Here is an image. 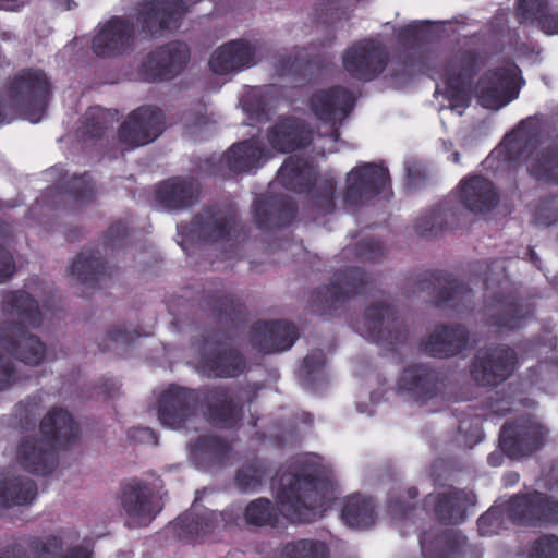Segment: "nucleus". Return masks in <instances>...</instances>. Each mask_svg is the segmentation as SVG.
Here are the masks:
<instances>
[{"label":"nucleus","instance_id":"nucleus-1","mask_svg":"<svg viewBox=\"0 0 558 558\" xmlns=\"http://www.w3.org/2000/svg\"><path fill=\"white\" fill-rule=\"evenodd\" d=\"M330 483L322 468L299 461L280 478L276 505L266 497L250 501L244 510L247 525L277 527L280 515L291 523H312L330 507Z\"/></svg>","mask_w":558,"mask_h":558},{"label":"nucleus","instance_id":"nucleus-2","mask_svg":"<svg viewBox=\"0 0 558 558\" xmlns=\"http://www.w3.org/2000/svg\"><path fill=\"white\" fill-rule=\"evenodd\" d=\"M201 409L205 421L219 429H233L242 421L244 403L226 385L187 388L171 384L157 402L158 420L172 429H187Z\"/></svg>","mask_w":558,"mask_h":558},{"label":"nucleus","instance_id":"nucleus-3","mask_svg":"<svg viewBox=\"0 0 558 558\" xmlns=\"http://www.w3.org/2000/svg\"><path fill=\"white\" fill-rule=\"evenodd\" d=\"M1 311L4 316L16 319L0 324L1 349L26 365H40L47 348L38 336L29 331L43 324L38 301L25 290L8 291L1 301Z\"/></svg>","mask_w":558,"mask_h":558},{"label":"nucleus","instance_id":"nucleus-4","mask_svg":"<svg viewBox=\"0 0 558 558\" xmlns=\"http://www.w3.org/2000/svg\"><path fill=\"white\" fill-rule=\"evenodd\" d=\"M41 436L23 437L16 448L20 466L34 475H49L58 465V448H68L75 442L80 427L71 413L61 408H51L39 424Z\"/></svg>","mask_w":558,"mask_h":558},{"label":"nucleus","instance_id":"nucleus-5","mask_svg":"<svg viewBox=\"0 0 558 558\" xmlns=\"http://www.w3.org/2000/svg\"><path fill=\"white\" fill-rule=\"evenodd\" d=\"M538 137L520 125L508 133L498 148V156L508 163L526 162V170L537 182L558 184V142L536 149Z\"/></svg>","mask_w":558,"mask_h":558},{"label":"nucleus","instance_id":"nucleus-6","mask_svg":"<svg viewBox=\"0 0 558 558\" xmlns=\"http://www.w3.org/2000/svg\"><path fill=\"white\" fill-rule=\"evenodd\" d=\"M52 97V84L46 72L38 68H24L9 81L4 98L14 119L39 122Z\"/></svg>","mask_w":558,"mask_h":558},{"label":"nucleus","instance_id":"nucleus-7","mask_svg":"<svg viewBox=\"0 0 558 558\" xmlns=\"http://www.w3.org/2000/svg\"><path fill=\"white\" fill-rule=\"evenodd\" d=\"M277 179L291 192L308 193L310 205L317 215L325 216L336 210V180L333 178L317 180L315 170L306 159L290 156L280 167Z\"/></svg>","mask_w":558,"mask_h":558},{"label":"nucleus","instance_id":"nucleus-8","mask_svg":"<svg viewBox=\"0 0 558 558\" xmlns=\"http://www.w3.org/2000/svg\"><path fill=\"white\" fill-rule=\"evenodd\" d=\"M372 284L371 276L360 267L337 270L331 282L313 290L310 306L319 316L333 315L352 298L365 294Z\"/></svg>","mask_w":558,"mask_h":558},{"label":"nucleus","instance_id":"nucleus-9","mask_svg":"<svg viewBox=\"0 0 558 558\" xmlns=\"http://www.w3.org/2000/svg\"><path fill=\"white\" fill-rule=\"evenodd\" d=\"M506 512L517 527H553L558 525V498L536 489L520 492L506 500Z\"/></svg>","mask_w":558,"mask_h":558},{"label":"nucleus","instance_id":"nucleus-10","mask_svg":"<svg viewBox=\"0 0 558 558\" xmlns=\"http://www.w3.org/2000/svg\"><path fill=\"white\" fill-rule=\"evenodd\" d=\"M242 231L241 221L234 213L216 206L204 208L190 222L178 226L183 242L229 243Z\"/></svg>","mask_w":558,"mask_h":558},{"label":"nucleus","instance_id":"nucleus-11","mask_svg":"<svg viewBox=\"0 0 558 558\" xmlns=\"http://www.w3.org/2000/svg\"><path fill=\"white\" fill-rule=\"evenodd\" d=\"M517 351L505 343L480 348L469 366L471 379L482 388H496L507 381L517 369Z\"/></svg>","mask_w":558,"mask_h":558},{"label":"nucleus","instance_id":"nucleus-12","mask_svg":"<svg viewBox=\"0 0 558 558\" xmlns=\"http://www.w3.org/2000/svg\"><path fill=\"white\" fill-rule=\"evenodd\" d=\"M549 429L530 415H522L504 423L499 432V447L510 459H522L539 451Z\"/></svg>","mask_w":558,"mask_h":558},{"label":"nucleus","instance_id":"nucleus-13","mask_svg":"<svg viewBox=\"0 0 558 558\" xmlns=\"http://www.w3.org/2000/svg\"><path fill=\"white\" fill-rule=\"evenodd\" d=\"M363 336L369 341L396 352L408 340V329L396 308L383 302L365 308Z\"/></svg>","mask_w":558,"mask_h":558},{"label":"nucleus","instance_id":"nucleus-14","mask_svg":"<svg viewBox=\"0 0 558 558\" xmlns=\"http://www.w3.org/2000/svg\"><path fill=\"white\" fill-rule=\"evenodd\" d=\"M390 185L388 168L376 162H361L347 174L342 206L351 211L372 201Z\"/></svg>","mask_w":558,"mask_h":558},{"label":"nucleus","instance_id":"nucleus-15","mask_svg":"<svg viewBox=\"0 0 558 558\" xmlns=\"http://www.w3.org/2000/svg\"><path fill=\"white\" fill-rule=\"evenodd\" d=\"M521 70L514 63L487 70L476 85V97L487 109H500L519 97Z\"/></svg>","mask_w":558,"mask_h":558},{"label":"nucleus","instance_id":"nucleus-16","mask_svg":"<svg viewBox=\"0 0 558 558\" xmlns=\"http://www.w3.org/2000/svg\"><path fill=\"white\" fill-rule=\"evenodd\" d=\"M417 290L427 291L439 308L463 313L473 308V291L448 271L426 270L417 277Z\"/></svg>","mask_w":558,"mask_h":558},{"label":"nucleus","instance_id":"nucleus-17","mask_svg":"<svg viewBox=\"0 0 558 558\" xmlns=\"http://www.w3.org/2000/svg\"><path fill=\"white\" fill-rule=\"evenodd\" d=\"M191 58L189 46L171 40L150 50L142 60L138 74L148 83L168 82L179 76Z\"/></svg>","mask_w":558,"mask_h":558},{"label":"nucleus","instance_id":"nucleus-18","mask_svg":"<svg viewBox=\"0 0 558 558\" xmlns=\"http://www.w3.org/2000/svg\"><path fill=\"white\" fill-rule=\"evenodd\" d=\"M186 13L184 0H145L136 17L140 34L144 38H160L177 31Z\"/></svg>","mask_w":558,"mask_h":558},{"label":"nucleus","instance_id":"nucleus-19","mask_svg":"<svg viewBox=\"0 0 558 558\" xmlns=\"http://www.w3.org/2000/svg\"><path fill=\"white\" fill-rule=\"evenodd\" d=\"M389 56L383 46L374 39H362L348 47L342 56L344 71L360 82H372L387 68Z\"/></svg>","mask_w":558,"mask_h":558},{"label":"nucleus","instance_id":"nucleus-20","mask_svg":"<svg viewBox=\"0 0 558 558\" xmlns=\"http://www.w3.org/2000/svg\"><path fill=\"white\" fill-rule=\"evenodd\" d=\"M355 102L356 98L351 90L335 85L313 93L308 107L317 120L331 126L333 138H338L339 128L353 111Z\"/></svg>","mask_w":558,"mask_h":558},{"label":"nucleus","instance_id":"nucleus-21","mask_svg":"<svg viewBox=\"0 0 558 558\" xmlns=\"http://www.w3.org/2000/svg\"><path fill=\"white\" fill-rule=\"evenodd\" d=\"M199 350L198 371L207 378H236L247 368V360L240 349L230 345L213 347L216 335L204 336Z\"/></svg>","mask_w":558,"mask_h":558},{"label":"nucleus","instance_id":"nucleus-22","mask_svg":"<svg viewBox=\"0 0 558 558\" xmlns=\"http://www.w3.org/2000/svg\"><path fill=\"white\" fill-rule=\"evenodd\" d=\"M165 129V116L156 106H141L129 113L120 125L118 137L128 148H136L154 142Z\"/></svg>","mask_w":558,"mask_h":558},{"label":"nucleus","instance_id":"nucleus-23","mask_svg":"<svg viewBox=\"0 0 558 558\" xmlns=\"http://www.w3.org/2000/svg\"><path fill=\"white\" fill-rule=\"evenodd\" d=\"M399 389L418 404H427L445 393L446 378L441 372L427 364H413L403 368Z\"/></svg>","mask_w":558,"mask_h":558},{"label":"nucleus","instance_id":"nucleus-24","mask_svg":"<svg viewBox=\"0 0 558 558\" xmlns=\"http://www.w3.org/2000/svg\"><path fill=\"white\" fill-rule=\"evenodd\" d=\"M252 214L260 231H271L290 226L296 217L298 205L287 195L263 194L253 203Z\"/></svg>","mask_w":558,"mask_h":558},{"label":"nucleus","instance_id":"nucleus-25","mask_svg":"<svg viewBox=\"0 0 558 558\" xmlns=\"http://www.w3.org/2000/svg\"><path fill=\"white\" fill-rule=\"evenodd\" d=\"M299 336V329L290 322L260 320L251 327L250 342L258 352L272 354L289 350Z\"/></svg>","mask_w":558,"mask_h":558},{"label":"nucleus","instance_id":"nucleus-26","mask_svg":"<svg viewBox=\"0 0 558 558\" xmlns=\"http://www.w3.org/2000/svg\"><path fill=\"white\" fill-rule=\"evenodd\" d=\"M120 499L123 511L137 526H147L161 511L154 501L151 488L136 477L121 485Z\"/></svg>","mask_w":558,"mask_h":558},{"label":"nucleus","instance_id":"nucleus-27","mask_svg":"<svg viewBox=\"0 0 558 558\" xmlns=\"http://www.w3.org/2000/svg\"><path fill=\"white\" fill-rule=\"evenodd\" d=\"M135 28L124 16L110 17L97 32L92 41L97 57L112 58L123 54L134 43Z\"/></svg>","mask_w":558,"mask_h":558},{"label":"nucleus","instance_id":"nucleus-28","mask_svg":"<svg viewBox=\"0 0 558 558\" xmlns=\"http://www.w3.org/2000/svg\"><path fill=\"white\" fill-rule=\"evenodd\" d=\"M456 196L464 209L474 215H486L499 204L495 184L482 174L469 175L460 181Z\"/></svg>","mask_w":558,"mask_h":558},{"label":"nucleus","instance_id":"nucleus-29","mask_svg":"<svg viewBox=\"0 0 558 558\" xmlns=\"http://www.w3.org/2000/svg\"><path fill=\"white\" fill-rule=\"evenodd\" d=\"M470 344V331L462 324H440L421 342L423 352L432 357L450 359L462 354Z\"/></svg>","mask_w":558,"mask_h":558},{"label":"nucleus","instance_id":"nucleus-30","mask_svg":"<svg viewBox=\"0 0 558 558\" xmlns=\"http://www.w3.org/2000/svg\"><path fill=\"white\" fill-rule=\"evenodd\" d=\"M418 542L424 558H478L476 547L458 531H444L434 539L423 532Z\"/></svg>","mask_w":558,"mask_h":558},{"label":"nucleus","instance_id":"nucleus-31","mask_svg":"<svg viewBox=\"0 0 558 558\" xmlns=\"http://www.w3.org/2000/svg\"><path fill=\"white\" fill-rule=\"evenodd\" d=\"M201 187L192 177H172L161 181L155 191L156 202L168 211L191 208L199 196Z\"/></svg>","mask_w":558,"mask_h":558},{"label":"nucleus","instance_id":"nucleus-32","mask_svg":"<svg viewBox=\"0 0 558 558\" xmlns=\"http://www.w3.org/2000/svg\"><path fill=\"white\" fill-rule=\"evenodd\" d=\"M269 145L280 153H292L307 147L313 140L308 125L295 117L278 119L266 133Z\"/></svg>","mask_w":558,"mask_h":558},{"label":"nucleus","instance_id":"nucleus-33","mask_svg":"<svg viewBox=\"0 0 558 558\" xmlns=\"http://www.w3.org/2000/svg\"><path fill=\"white\" fill-rule=\"evenodd\" d=\"M485 324L500 329H519L523 322L533 314L530 305L520 302L515 293H498L488 305Z\"/></svg>","mask_w":558,"mask_h":558},{"label":"nucleus","instance_id":"nucleus-34","mask_svg":"<svg viewBox=\"0 0 558 558\" xmlns=\"http://www.w3.org/2000/svg\"><path fill=\"white\" fill-rule=\"evenodd\" d=\"M474 496L464 489L450 487L447 492L428 494L423 502L425 508H432L436 519L445 524L461 523L466 517V510L473 505Z\"/></svg>","mask_w":558,"mask_h":558},{"label":"nucleus","instance_id":"nucleus-35","mask_svg":"<svg viewBox=\"0 0 558 558\" xmlns=\"http://www.w3.org/2000/svg\"><path fill=\"white\" fill-rule=\"evenodd\" d=\"M113 269L107 266L99 248L85 247L73 260L70 272L82 284L102 288V282L112 277Z\"/></svg>","mask_w":558,"mask_h":558},{"label":"nucleus","instance_id":"nucleus-36","mask_svg":"<svg viewBox=\"0 0 558 558\" xmlns=\"http://www.w3.org/2000/svg\"><path fill=\"white\" fill-rule=\"evenodd\" d=\"M255 49L245 40H231L219 47L209 60L210 70L220 75L254 64Z\"/></svg>","mask_w":558,"mask_h":558},{"label":"nucleus","instance_id":"nucleus-37","mask_svg":"<svg viewBox=\"0 0 558 558\" xmlns=\"http://www.w3.org/2000/svg\"><path fill=\"white\" fill-rule=\"evenodd\" d=\"M265 148L256 138L233 144L220 158L219 168L226 166L230 173H246L263 165Z\"/></svg>","mask_w":558,"mask_h":558},{"label":"nucleus","instance_id":"nucleus-38","mask_svg":"<svg viewBox=\"0 0 558 558\" xmlns=\"http://www.w3.org/2000/svg\"><path fill=\"white\" fill-rule=\"evenodd\" d=\"M218 514L209 509L197 512L191 509L180 514L172 523L173 535L181 541L202 542L216 527Z\"/></svg>","mask_w":558,"mask_h":558},{"label":"nucleus","instance_id":"nucleus-39","mask_svg":"<svg viewBox=\"0 0 558 558\" xmlns=\"http://www.w3.org/2000/svg\"><path fill=\"white\" fill-rule=\"evenodd\" d=\"M205 302L209 310L213 312L217 324L229 338L231 330H238L242 328L245 322V308L242 302L231 294L221 293L217 291L211 294H207Z\"/></svg>","mask_w":558,"mask_h":558},{"label":"nucleus","instance_id":"nucleus-40","mask_svg":"<svg viewBox=\"0 0 558 558\" xmlns=\"http://www.w3.org/2000/svg\"><path fill=\"white\" fill-rule=\"evenodd\" d=\"M460 214L461 210L450 201H444L416 219L415 233L421 238H433L447 229H456L460 223Z\"/></svg>","mask_w":558,"mask_h":558},{"label":"nucleus","instance_id":"nucleus-41","mask_svg":"<svg viewBox=\"0 0 558 558\" xmlns=\"http://www.w3.org/2000/svg\"><path fill=\"white\" fill-rule=\"evenodd\" d=\"M480 46L462 50L457 57L458 78L471 83L496 57L486 39L480 34Z\"/></svg>","mask_w":558,"mask_h":558},{"label":"nucleus","instance_id":"nucleus-42","mask_svg":"<svg viewBox=\"0 0 558 558\" xmlns=\"http://www.w3.org/2000/svg\"><path fill=\"white\" fill-rule=\"evenodd\" d=\"M193 451L209 466L223 468L232 454V446L222 437L203 435L193 444Z\"/></svg>","mask_w":558,"mask_h":558},{"label":"nucleus","instance_id":"nucleus-43","mask_svg":"<svg viewBox=\"0 0 558 558\" xmlns=\"http://www.w3.org/2000/svg\"><path fill=\"white\" fill-rule=\"evenodd\" d=\"M37 496V484L26 476L0 482V506L11 508L31 504Z\"/></svg>","mask_w":558,"mask_h":558},{"label":"nucleus","instance_id":"nucleus-44","mask_svg":"<svg viewBox=\"0 0 558 558\" xmlns=\"http://www.w3.org/2000/svg\"><path fill=\"white\" fill-rule=\"evenodd\" d=\"M341 517L349 526L368 527L376 519L375 504L372 498L360 494L352 495L345 499Z\"/></svg>","mask_w":558,"mask_h":558},{"label":"nucleus","instance_id":"nucleus-45","mask_svg":"<svg viewBox=\"0 0 558 558\" xmlns=\"http://www.w3.org/2000/svg\"><path fill=\"white\" fill-rule=\"evenodd\" d=\"M269 472L267 460L254 458L238 469L234 482L241 492H256L263 485Z\"/></svg>","mask_w":558,"mask_h":558},{"label":"nucleus","instance_id":"nucleus-46","mask_svg":"<svg viewBox=\"0 0 558 558\" xmlns=\"http://www.w3.org/2000/svg\"><path fill=\"white\" fill-rule=\"evenodd\" d=\"M482 35L496 56L501 54L506 47L517 49L520 41L518 29L510 28L501 22H490L488 27L482 32Z\"/></svg>","mask_w":558,"mask_h":558},{"label":"nucleus","instance_id":"nucleus-47","mask_svg":"<svg viewBox=\"0 0 558 558\" xmlns=\"http://www.w3.org/2000/svg\"><path fill=\"white\" fill-rule=\"evenodd\" d=\"M281 558H330V550L323 541L301 538L287 543Z\"/></svg>","mask_w":558,"mask_h":558},{"label":"nucleus","instance_id":"nucleus-48","mask_svg":"<svg viewBox=\"0 0 558 558\" xmlns=\"http://www.w3.org/2000/svg\"><path fill=\"white\" fill-rule=\"evenodd\" d=\"M61 187L76 204L83 205L95 199V183L88 172L62 180Z\"/></svg>","mask_w":558,"mask_h":558},{"label":"nucleus","instance_id":"nucleus-49","mask_svg":"<svg viewBox=\"0 0 558 558\" xmlns=\"http://www.w3.org/2000/svg\"><path fill=\"white\" fill-rule=\"evenodd\" d=\"M512 525L510 517L506 512V500L493 505L477 520V530L482 536H493Z\"/></svg>","mask_w":558,"mask_h":558},{"label":"nucleus","instance_id":"nucleus-50","mask_svg":"<svg viewBox=\"0 0 558 558\" xmlns=\"http://www.w3.org/2000/svg\"><path fill=\"white\" fill-rule=\"evenodd\" d=\"M113 114L99 106L89 107L84 116L83 135L88 138H101L111 126Z\"/></svg>","mask_w":558,"mask_h":558},{"label":"nucleus","instance_id":"nucleus-51","mask_svg":"<svg viewBox=\"0 0 558 558\" xmlns=\"http://www.w3.org/2000/svg\"><path fill=\"white\" fill-rule=\"evenodd\" d=\"M312 62L304 60L303 49L293 54L280 57L277 71L280 76H293L298 80H307L312 75Z\"/></svg>","mask_w":558,"mask_h":558},{"label":"nucleus","instance_id":"nucleus-52","mask_svg":"<svg viewBox=\"0 0 558 558\" xmlns=\"http://www.w3.org/2000/svg\"><path fill=\"white\" fill-rule=\"evenodd\" d=\"M469 84L470 83L457 77L449 80L446 85L445 97L449 101V107L460 116L471 105V93L468 88Z\"/></svg>","mask_w":558,"mask_h":558},{"label":"nucleus","instance_id":"nucleus-53","mask_svg":"<svg viewBox=\"0 0 558 558\" xmlns=\"http://www.w3.org/2000/svg\"><path fill=\"white\" fill-rule=\"evenodd\" d=\"M547 11V0H518L515 16L520 24H536L539 27Z\"/></svg>","mask_w":558,"mask_h":558},{"label":"nucleus","instance_id":"nucleus-54","mask_svg":"<svg viewBox=\"0 0 558 558\" xmlns=\"http://www.w3.org/2000/svg\"><path fill=\"white\" fill-rule=\"evenodd\" d=\"M27 546L34 558H56L63 549V539L57 535L34 536L28 539Z\"/></svg>","mask_w":558,"mask_h":558},{"label":"nucleus","instance_id":"nucleus-55","mask_svg":"<svg viewBox=\"0 0 558 558\" xmlns=\"http://www.w3.org/2000/svg\"><path fill=\"white\" fill-rule=\"evenodd\" d=\"M429 31L428 22L411 23L400 28L397 38L398 43L405 49H421Z\"/></svg>","mask_w":558,"mask_h":558},{"label":"nucleus","instance_id":"nucleus-56","mask_svg":"<svg viewBox=\"0 0 558 558\" xmlns=\"http://www.w3.org/2000/svg\"><path fill=\"white\" fill-rule=\"evenodd\" d=\"M40 415V400L37 398H28L19 402L14 408V417L21 429H33Z\"/></svg>","mask_w":558,"mask_h":558},{"label":"nucleus","instance_id":"nucleus-57","mask_svg":"<svg viewBox=\"0 0 558 558\" xmlns=\"http://www.w3.org/2000/svg\"><path fill=\"white\" fill-rule=\"evenodd\" d=\"M243 109L251 119L262 121L267 119L271 106L267 95L256 89L243 98Z\"/></svg>","mask_w":558,"mask_h":558},{"label":"nucleus","instance_id":"nucleus-58","mask_svg":"<svg viewBox=\"0 0 558 558\" xmlns=\"http://www.w3.org/2000/svg\"><path fill=\"white\" fill-rule=\"evenodd\" d=\"M130 223L129 219H119L107 229L102 241L106 252L122 247L125 244L131 231Z\"/></svg>","mask_w":558,"mask_h":558},{"label":"nucleus","instance_id":"nucleus-59","mask_svg":"<svg viewBox=\"0 0 558 558\" xmlns=\"http://www.w3.org/2000/svg\"><path fill=\"white\" fill-rule=\"evenodd\" d=\"M458 430L464 435V444L469 447L474 446L483 439L482 418L478 415L468 414L458 417Z\"/></svg>","mask_w":558,"mask_h":558},{"label":"nucleus","instance_id":"nucleus-60","mask_svg":"<svg viewBox=\"0 0 558 558\" xmlns=\"http://www.w3.org/2000/svg\"><path fill=\"white\" fill-rule=\"evenodd\" d=\"M527 558H558V536L543 534L537 537L529 549Z\"/></svg>","mask_w":558,"mask_h":558},{"label":"nucleus","instance_id":"nucleus-61","mask_svg":"<svg viewBox=\"0 0 558 558\" xmlns=\"http://www.w3.org/2000/svg\"><path fill=\"white\" fill-rule=\"evenodd\" d=\"M326 365V356L323 350L310 352L302 361L299 369L300 377L312 383L316 375L320 374Z\"/></svg>","mask_w":558,"mask_h":558},{"label":"nucleus","instance_id":"nucleus-62","mask_svg":"<svg viewBox=\"0 0 558 558\" xmlns=\"http://www.w3.org/2000/svg\"><path fill=\"white\" fill-rule=\"evenodd\" d=\"M477 268L481 270V281L486 291L489 289L490 283H497L500 287L504 279H506V269L502 260L478 262Z\"/></svg>","mask_w":558,"mask_h":558},{"label":"nucleus","instance_id":"nucleus-63","mask_svg":"<svg viewBox=\"0 0 558 558\" xmlns=\"http://www.w3.org/2000/svg\"><path fill=\"white\" fill-rule=\"evenodd\" d=\"M355 255L367 262H375L384 255L383 243L374 238H365L355 244Z\"/></svg>","mask_w":558,"mask_h":558},{"label":"nucleus","instance_id":"nucleus-64","mask_svg":"<svg viewBox=\"0 0 558 558\" xmlns=\"http://www.w3.org/2000/svg\"><path fill=\"white\" fill-rule=\"evenodd\" d=\"M136 337H140L138 332H130L122 326H113L108 329L104 344H100L101 351L110 350V343L130 345Z\"/></svg>","mask_w":558,"mask_h":558}]
</instances>
